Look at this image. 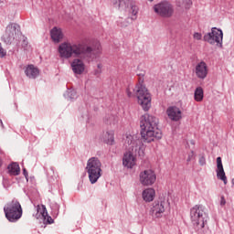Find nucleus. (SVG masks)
<instances>
[{
  "instance_id": "14",
  "label": "nucleus",
  "mask_w": 234,
  "mask_h": 234,
  "mask_svg": "<svg viewBox=\"0 0 234 234\" xmlns=\"http://www.w3.org/2000/svg\"><path fill=\"white\" fill-rule=\"evenodd\" d=\"M83 58H75L71 62V69L74 74L81 76L85 72V63H83Z\"/></svg>"
},
{
  "instance_id": "4",
  "label": "nucleus",
  "mask_w": 234,
  "mask_h": 234,
  "mask_svg": "<svg viewBox=\"0 0 234 234\" xmlns=\"http://www.w3.org/2000/svg\"><path fill=\"white\" fill-rule=\"evenodd\" d=\"M190 217L192 224L197 231L204 229V227L207 224V212L206 207L203 205H196L190 209Z\"/></svg>"
},
{
  "instance_id": "33",
  "label": "nucleus",
  "mask_w": 234,
  "mask_h": 234,
  "mask_svg": "<svg viewBox=\"0 0 234 234\" xmlns=\"http://www.w3.org/2000/svg\"><path fill=\"white\" fill-rule=\"evenodd\" d=\"M220 206H226V198L224 196L220 197Z\"/></svg>"
},
{
  "instance_id": "29",
  "label": "nucleus",
  "mask_w": 234,
  "mask_h": 234,
  "mask_svg": "<svg viewBox=\"0 0 234 234\" xmlns=\"http://www.w3.org/2000/svg\"><path fill=\"white\" fill-rule=\"evenodd\" d=\"M194 39H197V41H200V39H202V34L196 32L194 33Z\"/></svg>"
},
{
  "instance_id": "12",
  "label": "nucleus",
  "mask_w": 234,
  "mask_h": 234,
  "mask_svg": "<svg viewBox=\"0 0 234 234\" xmlns=\"http://www.w3.org/2000/svg\"><path fill=\"white\" fill-rule=\"evenodd\" d=\"M119 1V8H122V10H125V8H129L131 6V12H132V19L134 21L136 19V16L138 14V6L131 4V0H113V5L116 6L117 3Z\"/></svg>"
},
{
  "instance_id": "37",
  "label": "nucleus",
  "mask_w": 234,
  "mask_h": 234,
  "mask_svg": "<svg viewBox=\"0 0 234 234\" xmlns=\"http://www.w3.org/2000/svg\"><path fill=\"white\" fill-rule=\"evenodd\" d=\"M148 1H150V3H153L154 0H148Z\"/></svg>"
},
{
  "instance_id": "1",
  "label": "nucleus",
  "mask_w": 234,
  "mask_h": 234,
  "mask_svg": "<svg viewBox=\"0 0 234 234\" xmlns=\"http://www.w3.org/2000/svg\"><path fill=\"white\" fill-rule=\"evenodd\" d=\"M58 54L64 59L80 58V59L90 61L101 54V44L98 41H95L91 46L80 42H63L58 46Z\"/></svg>"
},
{
  "instance_id": "8",
  "label": "nucleus",
  "mask_w": 234,
  "mask_h": 234,
  "mask_svg": "<svg viewBox=\"0 0 234 234\" xmlns=\"http://www.w3.org/2000/svg\"><path fill=\"white\" fill-rule=\"evenodd\" d=\"M222 39H224V33L222 29L212 27L211 32H208L204 35L203 41L209 43V45L217 44V47L222 48Z\"/></svg>"
},
{
  "instance_id": "7",
  "label": "nucleus",
  "mask_w": 234,
  "mask_h": 234,
  "mask_svg": "<svg viewBox=\"0 0 234 234\" xmlns=\"http://www.w3.org/2000/svg\"><path fill=\"white\" fill-rule=\"evenodd\" d=\"M134 92L136 93L138 103L141 107L145 111H149L151 109V93L142 82H139L135 89H133Z\"/></svg>"
},
{
  "instance_id": "34",
  "label": "nucleus",
  "mask_w": 234,
  "mask_h": 234,
  "mask_svg": "<svg viewBox=\"0 0 234 234\" xmlns=\"http://www.w3.org/2000/svg\"><path fill=\"white\" fill-rule=\"evenodd\" d=\"M126 94L129 98H131V96H133V93L131 92V89H129V88L126 89Z\"/></svg>"
},
{
  "instance_id": "2",
  "label": "nucleus",
  "mask_w": 234,
  "mask_h": 234,
  "mask_svg": "<svg viewBox=\"0 0 234 234\" xmlns=\"http://www.w3.org/2000/svg\"><path fill=\"white\" fill-rule=\"evenodd\" d=\"M141 136L145 144H151L154 140L162 138V131L158 129V119L146 113L142 115L140 121Z\"/></svg>"
},
{
  "instance_id": "6",
  "label": "nucleus",
  "mask_w": 234,
  "mask_h": 234,
  "mask_svg": "<svg viewBox=\"0 0 234 234\" xmlns=\"http://www.w3.org/2000/svg\"><path fill=\"white\" fill-rule=\"evenodd\" d=\"M86 170L90 184H96L102 175L101 161L98 157L90 158L87 162Z\"/></svg>"
},
{
  "instance_id": "19",
  "label": "nucleus",
  "mask_w": 234,
  "mask_h": 234,
  "mask_svg": "<svg viewBox=\"0 0 234 234\" xmlns=\"http://www.w3.org/2000/svg\"><path fill=\"white\" fill-rule=\"evenodd\" d=\"M154 195H156V192L154 188H147L143 191V198L145 202H153Z\"/></svg>"
},
{
  "instance_id": "26",
  "label": "nucleus",
  "mask_w": 234,
  "mask_h": 234,
  "mask_svg": "<svg viewBox=\"0 0 234 234\" xmlns=\"http://www.w3.org/2000/svg\"><path fill=\"white\" fill-rule=\"evenodd\" d=\"M184 7L186 9L191 8V5H193V2L191 0H183Z\"/></svg>"
},
{
  "instance_id": "23",
  "label": "nucleus",
  "mask_w": 234,
  "mask_h": 234,
  "mask_svg": "<svg viewBox=\"0 0 234 234\" xmlns=\"http://www.w3.org/2000/svg\"><path fill=\"white\" fill-rule=\"evenodd\" d=\"M194 100L196 101H202V100H204V90L202 89V87H197L195 90Z\"/></svg>"
},
{
  "instance_id": "39",
  "label": "nucleus",
  "mask_w": 234,
  "mask_h": 234,
  "mask_svg": "<svg viewBox=\"0 0 234 234\" xmlns=\"http://www.w3.org/2000/svg\"><path fill=\"white\" fill-rule=\"evenodd\" d=\"M51 171H54V168H53V167H51Z\"/></svg>"
},
{
  "instance_id": "13",
  "label": "nucleus",
  "mask_w": 234,
  "mask_h": 234,
  "mask_svg": "<svg viewBox=\"0 0 234 234\" xmlns=\"http://www.w3.org/2000/svg\"><path fill=\"white\" fill-rule=\"evenodd\" d=\"M165 206H167V202L165 201L154 202L151 207V213L153 217H155V218H160L162 214L165 211Z\"/></svg>"
},
{
  "instance_id": "9",
  "label": "nucleus",
  "mask_w": 234,
  "mask_h": 234,
  "mask_svg": "<svg viewBox=\"0 0 234 234\" xmlns=\"http://www.w3.org/2000/svg\"><path fill=\"white\" fill-rule=\"evenodd\" d=\"M154 12L161 17H172L175 14V7L168 1H163L154 5Z\"/></svg>"
},
{
  "instance_id": "30",
  "label": "nucleus",
  "mask_w": 234,
  "mask_h": 234,
  "mask_svg": "<svg viewBox=\"0 0 234 234\" xmlns=\"http://www.w3.org/2000/svg\"><path fill=\"white\" fill-rule=\"evenodd\" d=\"M199 165H206V156L200 155V157H199Z\"/></svg>"
},
{
  "instance_id": "3",
  "label": "nucleus",
  "mask_w": 234,
  "mask_h": 234,
  "mask_svg": "<svg viewBox=\"0 0 234 234\" xmlns=\"http://www.w3.org/2000/svg\"><path fill=\"white\" fill-rule=\"evenodd\" d=\"M125 149L128 153L124 154L122 165L128 169H133L136 165V157L142 156L144 151L142 150V143L140 140H133V135L126 136L124 141Z\"/></svg>"
},
{
  "instance_id": "5",
  "label": "nucleus",
  "mask_w": 234,
  "mask_h": 234,
  "mask_svg": "<svg viewBox=\"0 0 234 234\" xmlns=\"http://www.w3.org/2000/svg\"><path fill=\"white\" fill-rule=\"evenodd\" d=\"M4 213L9 222H17L23 217V207L19 200L13 198L7 202L4 207Z\"/></svg>"
},
{
  "instance_id": "22",
  "label": "nucleus",
  "mask_w": 234,
  "mask_h": 234,
  "mask_svg": "<svg viewBox=\"0 0 234 234\" xmlns=\"http://www.w3.org/2000/svg\"><path fill=\"white\" fill-rule=\"evenodd\" d=\"M40 214L47 224H54V219L52 217L48 216V212L47 211V207H45V205H42V211Z\"/></svg>"
},
{
  "instance_id": "21",
  "label": "nucleus",
  "mask_w": 234,
  "mask_h": 234,
  "mask_svg": "<svg viewBox=\"0 0 234 234\" xmlns=\"http://www.w3.org/2000/svg\"><path fill=\"white\" fill-rule=\"evenodd\" d=\"M9 175L13 176H17L21 173V168L17 163H12L7 166Z\"/></svg>"
},
{
  "instance_id": "40",
  "label": "nucleus",
  "mask_w": 234,
  "mask_h": 234,
  "mask_svg": "<svg viewBox=\"0 0 234 234\" xmlns=\"http://www.w3.org/2000/svg\"><path fill=\"white\" fill-rule=\"evenodd\" d=\"M24 44H27L26 40H24Z\"/></svg>"
},
{
  "instance_id": "25",
  "label": "nucleus",
  "mask_w": 234,
  "mask_h": 234,
  "mask_svg": "<svg viewBox=\"0 0 234 234\" xmlns=\"http://www.w3.org/2000/svg\"><path fill=\"white\" fill-rule=\"evenodd\" d=\"M224 170V165H222V157L217 158V171Z\"/></svg>"
},
{
  "instance_id": "35",
  "label": "nucleus",
  "mask_w": 234,
  "mask_h": 234,
  "mask_svg": "<svg viewBox=\"0 0 234 234\" xmlns=\"http://www.w3.org/2000/svg\"><path fill=\"white\" fill-rule=\"evenodd\" d=\"M3 165V160L0 158V168L2 167Z\"/></svg>"
},
{
  "instance_id": "28",
  "label": "nucleus",
  "mask_w": 234,
  "mask_h": 234,
  "mask_svg": "<svg viewBox=\"0 0 234 234\" xmlns=\"http://www.w3.org/2000/svg\"><path fill=\"white\" fill-rule=\"evenodd\" d=\"M194 158H195V152L191 151L190 154H188L186 162H191V160H194Z\"/></svg>"
},
{
  "instance_id": "27",
  "label": "nucleus",
  "mask_w": 234,
  "mask_h": 234,
  "mask_svg": "<svg viewBox=\"0 0 234 234\" xmlns=\"http://www.w3.org/2000/svg\"><path fill=\"white\" fill-rule=\"evenodd\" d=\"M5 56H6V50L3 48V46H1V43H0V58H5Z\"/></svg>"
},
{
  "instance_id": "38",
  "label": "nucleus",
  "mask_w": 234,
  "mask_h": 234,
  "mask_svg": "<svg viewBox=\"0 0 234 234\" xmlns=\"http://www.w3.org/2000/svg\"><path fill=\"white\" fill-rule=\"evenodd\" d=\"M0 123L2 124V127H3V121H0Z\"/></svg>"
},
{
  "instance_id": "20",
  "label": "nucleus",
  "mask_w": 234,
  "mask_h": 234,
  "mask_svg": "<svg viewBox=\"0 0 234 234\" xmlns=\"http://www.w3.org/2000/svg\"><path fill=\"white\" fill-rule=\"evenodd\" d=\"M103 142L108 145H112L114 144V131H107L103 133Z\"/></svg>"
},
{
  "instance_id": "36",
  "label": "nucleus",
  "mask_w": 234,
  "mask_h": 234,
  "mask_svg": "<svg viewBox=\"0 0 234 234\" xmlns=\"http://www.w3.org/2000/svg\"><path fill=\"white\" fill-rule=\"evenodd\" d=\"M232 186H234V178L231 180Z\"/></svg>"
},
{
  "instance_id": "32",
  "label": "nucleus",
  "mask_w": 234,
  "mask_h": 234,
  "mask_svg": "<svg viewBox=\"0 0 234 234\" xmlns=\"http://www.w3.org/2000/svg\"><path fill=\"white\" fill-rule=\"evenodd\" d=\"M23 175L27 180H28V172L27 171V168H23Z\"/></svg>"
},
{
  "instance_id": "11",
  "label": "nucleus",
  "mask_w": 234,
  "mask_h": 234,
  "mask_svg": "<svg viewBox=\"0 0 234 234\" xmlns=\"http://www.w3.org/2000/svg\"><path fill=\"white\" fill-rule=\"evenodd\" d=\"M139 180L142 186H153L156 182V174L151 169L144 170L140 173Z\"/></svg>"
},
{
  "instance_id": "15",
  "label": "nucleus",
  "mask_w": 234,
  "mask_h": 234,
  "mask_svg": "<svg viewBox=\"0 0 234 234\" xmlns=\"http://www.w3.org/2000/svg\"><path fill=\"white\" fill-rule=\"evenodd\" d=\"M167 116L172 122L182 120V111L176 106H171L166 110Z\"/></svg>"
},
{
  "instance_id": "16",
  "label": "nucleus",
  "mask_w": 234,
  "mask_h": 234,
  "mask_svg": "<svg viewBox=\"0 0 234 234\" xmlns=\"http://www.w3.org/2000/svg\"><path fill=\"white\" fill-rule=\"evenodd\" d=\"M196 75L199 80H206L207 78V64L201 61L196 66Z\"/></svg>"
},
{
  "instance_id": "31",
  "label": "nucleus",
  "mask_w": 234,
  "mask_h": 234,
  "mask_svg": "<svg viewBox=\"0 0 234 234\" xmlns=\"http://www.w3.org/2000/svg\"><path fill=\"white\" fill-rule=\"evenodd\" d=\"M101 67H102L101 64L97 65V68L99 69L95 70V76H98V74H101Z\"/></svg>"
},
{
  "instance_id": "18",
  "label": "nucleus",
  "mask_w": 234,
  "mask_h": 234,
  "mask_svg": "<svg viewBox=\"0 0 234 234\" xmlns=\"http://www.w3.org/2000/svg\"><path fill=\"white\" fill-rule=\"evenodd\" d=\"M50 36L54 43H59L63 39V31H61V28L55 27L50 30Z\"/></svg>"
},
{
  "instance_id": "24",
  "label": "nucleus",
  "mask_w": 234,
  "mask_h": 234,
  "mask_svg": "<svg viewBox=\"0 0 234 234\" xmlns=\"http://www.w3.org/2000/svg\"><path fill=\"white\" fill-rule=\"evenodd\" d=\"M217 177L218 180H222V182L225 184H228V177L226 176V172L224 170H216Z\"/></svg>"
},
{
  "instance_id": "10",
  "label": "nucleus",
  "mask_w": 234,
  "mask_h": 234,
  "mask_svg": "<svg viewBox=\"0 0 234 234\" xmlns=\"http://www.w3.org/2000/svg\"><path fill=\"white\" fill-rule=\"evenodd\" d=\"M17 27L16 23H9L6 26L5 31L2 36V40L5 45H12L17 39Z\"/></svg>"
},
{
  "instance_id": "17",
  "label": "nucleus",
  "mask_w": 234,
  "mask_h": 234,
  "mask_svg": "<svg viewBox=\"0 0 234 234\" xmlns=\"http://www.w3.org/2000/svg\"><path fill=\"white\" fill-rule=\"evenodd\" d=\"M25 74L29 80H36L39 76V69L36 68L34 65H27L25 69Z\"/></svg>"
}]
</instances>
